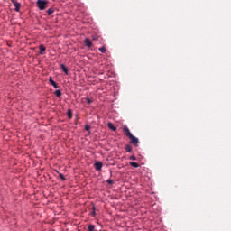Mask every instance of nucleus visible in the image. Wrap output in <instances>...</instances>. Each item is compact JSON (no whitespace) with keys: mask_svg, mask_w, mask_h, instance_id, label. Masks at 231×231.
<instances>
[{"mask_svg":"<svg viewBox=\"0 0 231 231\" xmlns=\"http://www.w3.org/2000/svg\"><path fill=\"white\" fill-rule=\"evenodd\" d=\"M54 95H56V97H62V92H60V90H56L54 92Z\"/></svg>","mask_w":231,"mask_h":231,"instance_id":"15","label":"nucleus"},{"mask_svg":"<svg viewBox=\"0 0 231 231\" xmlns=\"http://www.w3.org/2000/svg\"><path fill=\"white\" fill-rule=\"evenodd\" d=\"M129 164L131 165V167H134V169H138V167H140V164H138L137 162H130Z\"/></svg>","mask_w":231,"mask_h":231,"instance_id":"11","label":"nucleus"},{"mask_svg":"<svg viewBox=\"0 0 231 231\" xmlns=\"http://www.w3.org/2000/svg\"><path fill=\"white\" fill-rule=\"evenodd\" d=\"M89 129H91V127L89 126V125H85V131H89Z\"/></svg>","mask_w":231,"mask_h":231,"instance_id":"20","label":"nucleus"},{"mask_svg":"<svg viewBox=\"0 0 231 231\" xmlns=\"http://www.w3.org/2000/svg\"><path fill=\"white\" fill-rule=\"evenodd\" d=\"M67 116H68V118H69V120H71L73 118V114L71 113L70 109L68 110Z\"/></svg>","mask_w":231,"mask_h":231,"instance_id":"13","label":"nucleus"},{"mask_svg":"<svg viewBox=\"0 0 231 231\" xmlns=\"http://www.w3.org/2000/svg\"><path fill=\"white\" fill-rule=\"evenodd\" d=\"M107 127H109L111 131H116V127L113 125V123H107Z\"/></svg>","mask_w":231,"mask_h":231,"instance_id":"10","label":"nucleus"},{"mask_svg":"<svg viewBox=\"0 0 231 231\" xmlns=\"http://www.w3.org/2000/svg\"><path fill=\"white\" fill-rule=\"evenodd\" d=\"M84 43L87 48H91V46H93V43L91 42V40H89V38H86Z\"/></svg>","mask_w":231,"mask_h":231,"instance_id":"6","label":"nucleus"},{"mask_svg":"<svg viewBox=\"0 0 231 231\" xmlns=\"http://www.w3.org/2000/svg\"><path fill=\"white\" fill-rule=\"evenodd\" d=\"M130 160H133V161H135L136 160V156H134V155H132V156H130V158H129Z\"/></svg>","mask_w":231,"mask_h":231,"instance_id":"21","label":"nucleus"},{"mask_svg":"<svg viewBox=\"0 0 231 231\" xmlns=\"http://www.w3.org/2000/svg\"><path fill=\"white\" fill-rule=\"evenodd\" d=\"M106 182L108 183V185H113L115 183V181H113V180L111 179H108Z\"/></svg>","mask_w":231,"mask_h":231,"instance_id":"18","label":"nucleus"},{"mask_svg":"<svg viewBox=\"0 0 231 231\" xmlns=\"http://www.w3.org/2000/svg\"><path fill=\"white\" fill-rule=\"evenodd\" d=\"M92 214H93V216H95V211H94V212H92Z\"/></svg>","mask_w":231,"mask_h":231,"instance_id":"22","label":"nucleus"},{"mask_svg":"<svg viewBox=\"0 0 231 231\" xmlns=\"http://www.w3.org/2000/svg\"><path fill=\"white\" fill-rule=\"evenodd\" d=\"M102 166H103L102 162H96L94 163V167L96 171H102Z\"/></svg>","mask_w":231,"mask_h":231,"instance_id":"5","label":"nucleus"},{"mask_svg":"<svg viewBox=\"0 0 231 231\" xmlns=\"http://www.w3.org/2000/svg\"><path fill=\"white\" fill-rule=\"evenodd\" d=\"M39 50H40V55H42L44 53V51H46V47H44V45L41 44L39 46Z\"/></svg>","mask_w":231,"mask_h":231,"instance_id":"8","label":"nucleus"},{"mask_svg":"<svg viewBox=\"0 0 231 231\" xmlns=\"http://www.w3.org/2000/svg\"><path fill=\"white\" fill-rule=\"evenodd\" d=\"M12 3L15 7V12H19V10H21V3L17 2L16 0H12Z\"/></svg>","mask_w":231,"mask_h":231,"instance_id":"3","label":"nucleus"},{"mask_svg":"<svg viewBox=\"0 0 231 231\" xmlns=\"http://www.w3.org/2000/svg\"><path fill=\"white\" fill-rule=\"evenodd\" d=\"M99 51H100L101 53H106V51H107V50H106V47H100V48H99Z\"/></svg>","mask_w":231,"mask_h":231,"instance_id":"16","label":"nucleus"},{"mask_svg":"<svg viewBox=\"0 0 231 231\" xmlns=\"http://www.w3.org/2000/svg\"><path fill=\"white\" fill-rule=\"evenodd\" d=\"M36 6L41 11L46 10V8H48V1L47 0H37Z\"/></svg>","mask_w":231,"mask_h":231,"instance_id":"1","label":"nucleus"},{"mask_svg":"<svg viewBox=\"0 0 231 231\" xmlns=\"http://www.w3.org/2000/svg\"><path fill=\"white\" fill-rule=\"evenodd\" d=\"M95 41H97V38H94Z\"/></svg>","mask_w":231,"mask_h":231,"instance_id":"23","label":"nucleus"},{"mask_svg":"<svg viewBox=\"0 0 231 231\" xmlns=\"http://www.w3.org/2000/svg\"><path fill=\"white\" fill-rule=\"evenodd\" d=\"M129 139H130V143H132L135 147H138V143H140V141L136 136L132 135L131 137H129Z\"/></svg>","mask_w":231,"mask_h":231,"instance_id":"2","label":"nucleus"},{"mask_svg":"<svg viewBox=\"0 0 231 231\" xmlns=\"http://www.w3.org/2000/svg\"><path fill=\"white\" fill-rule=\"evenodd\" d=\"M60 69H62L63 72H65V75H68L69 71H68V68L66 67V65L61 64Z\"/></svg>","mask_w":231,"mask_h":231,"instance_id":"9","label":"nucleus"},{"mask_svg":"<svg viewBox=\"0 0 231 231\" xmlns=\"http://www.w3.org/2000/svg\"><path fill=\"white\" fill-rule=\"evenodd\" d=\"M54 13H55V9H53L52 7L47 10V15H51V14H54Z\"/></svg>","mask_w":231,"mask_h":231,"instance_id":"12","label":"nucleus"},{"mask_svg":"<svg viewBox=\"0 0 231 231\" xmlns=\"http://www.w3.org/2000/svg\"><path fill=\"white\" fill-rule=\"evenodd\" d=\"M125 151H126V152H131V151H133V147H131L130 144H127V145L125 146Z\"/></svg>","mask_w":231,"mask_h":231,"instance_id":"14","label":"nucleus"},{"mask_svg":"<svg viewBox=\"0 0 231 231\" xmlns=\"http://www.w3.org/2000/svg\"><path fill=\"white\" fill-rule=\"evenodd\" d=\"M86 100H87L88 104L93 103V100H91V98H89V97H87Z\"/></svg>","mask_w":231,"mask_h":231,"instance_id":"19","label":"nucleus"},{"mask_svg":"<svg viewBox=\"0 0 231 231\" xmlns=\"http://www.w3.org/2000/svg\"><path fill=\"white\" fill-rule=\"evenodd\" d=\"M49 82H50L51 86H53V88L55 89H57L59 88V85H57V83L53 80V79L51 77L49 78Z\"/></svg>","mask_w":231,"mask_h":231,"instance_id":"7","label":"nucleus"},{"mask_svg":"<svg viewBox=\"0 0 231 231\" xmlns=\"http://www.w3.org/2000/svg\"><path fill=\"white\" fill-rule=\"evenodd\" d=\"M59 177L60 178V180L62 181H66V177H64V175L62 173H59Z\"/></svg>","mask_w":231,"mask_h":231,"instance_id":"17","label":"nucleus"},{"mask_svg":"<svg viewBox=\"0 0 231 231\" xmlns=\"http://www.w3.org/2000/svg\"><path fill=\"white\" fill-rule=\"evenodd\" d=\"M123 131L128 138H131L133 136V134L131 133V131H129V128L127 126H124Z\"/></svg>","mask_w":231,"mask_h":231,"instance_id":"4","label":"nucleus"}]
</instances>
